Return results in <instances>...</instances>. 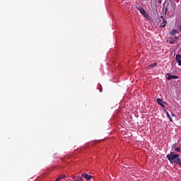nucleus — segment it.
Wrapping results in <instances>:
<instances>
[{
  "mask_svg": "<svg viewBox=\"0 0 181 181\" xmlns=\"http://www.w3.org/2000/svg\"><path fill=\"white\" fill-rule=\"evenodd\" d=\"M165 13L168 12V8H165Z\"/></svg>",
  "mask_w": 181,
  "mask_h": 181,
  "instance_id": "16",
  "label": "nucleus"
},
{
  "mask_svg": "<svg viewBox=\"0 0 181 181\" xmlns=\"http://www.w3.org/2000/svg\"><path fill=\"white\" fill-rule=\"evenodd\" d=\"M177 3L179 4V0H176Z\"/></svg>",
  "mask_w": 181,
  "mask_h": 181,
  "instance_id": "17",
  "label": "nucleus"
},
{
  "mask_svg": "<svg viewBox=\"0 0 181 181\" xmlns=\"http://www.w3.org/2000/svg\"><path fill=\"white\" fill-rule=\"evenodd\" d=\"M180 32H181V25H180Z\"/></svg>",
  "mask_w": 181,
  "mask_h": 181,
  "instance_id": "18",
  "label": "nucleus"
},
{
  "mask_svg": "<svg viewBox=\"0 0 181 181\" xmlns=\"http://www.w3.org/2000/svg\"><path fill=\"white\" fill-rule=\"evenodd\" d=\"M82 177H85V179H86V180H90L93 178V176L87 174V173H83L81 175Z\"/></svg>",
  "mask_w": 181,
  "mask_h": 181,
  "instance_id": "4",
  "label": "nucleus"
},
{
  "mask_svg": "<svg viewBox=\"0 0 181 181\" xmlns=\"http://www.w3.org/2000/svg\"><path fill=\"white\" fill-rule=\"evenodd\" d=\"M167 159H168L170 163H177L181 168V160L179 154H175L171 151L170 154L167 155Z\"/></svg>",
  "mask_w": 181,
  "mask_h": 181,
  "instance_id": "1",
  "label": "nucleus"
},
{
  "mask_svg": "<svg viewBox=\"0 0 181 181\" xmlns=\"http://www.w3.org/2000/svg\"><path fill=\"white\" fill-rule=\"evenodd\" d=\"M159 22L160 23V28H165L168 25V21L163 18V16L159 18Z\"/></svg>",
  "mask_w": 181,
  "mask_h": 181,
  "instance_id": "3",
  "label": "nucleus"
},
{
  "mask_svg": "<svg viewBox=\"0 0 181 181\" xmlns=\"http://www.w3.org/2000/svg\"><path fill=\"white\" fill-rule=\"evenodd\" d=\"M158 66V63L151 64L148 66V69H151V67H156Z\"/></svg>",
  "mask_w": 181,
  "mask_h": 181,
  "instance_id": "7",
  "label": "nucleus"
},
{
  "mask_svg": "<svg viewBox=\"0 0 181 181\" xmlns=\"http://www.w3.org/2000/svg\"><path fill=\"white\" fill-rule=\"evenodd\" d=\"M156 101L158 103V104H159V105H161V107H165V105L163 104H165V102H163V100L160 98H157Z\"/></svg>",
  "mask_w": 181,
  "mask_h": 181,
  "instance_id": "6",
  "label": "nucleus"
},
{
  "mask_svg": "<svg viewBox=\"0 0 181 181\" xmlns=\"http://www.w3.org/2000/svg\"><path fill=\"white\" fill-rule=\"evenodd\" d=\"M167 76H168L167 78V80H172L173 76L170 75V74H167Z\"/></svg>",
  "mask_w": 181,
  "mask_h": 181,
  "instance_id": "9",
  "label": "nucleus"
},
{
  "mask_svg": "<svg viewBox=\"0 0 181 181\" xmlns=\"http://www.w3.org/2000/svg\"><path fill=\"white\" fill-rule=\"evenodd\" d=\"M136 10L139 11L140 13L144 16V18H149V15L146 13V11H145V9L141 6H136Z\"/></svg>",
  "mask_w": 181,
  "mask_h": 181,
  "instance_id": "2",
  "label": "nucleus"
},
{
  "mask_svg": "<svg viewBox=\"0 0 181 181\" xmlns=\"http://www.w3.org/2000/svg\"><path fill=\"white\" fill-rule=\"evenodd\" d=\"M58 177H61L62 180V179H64V177H66V175H59Z\"/></svg>",
  "mask_w": 181,
  "mask_h": 181,
  "instance_id": "12",
  "label": "nucleus"
},
{
  "mask_svg": "<svg viewBox=\"0 0 181 181\" xmlns=\"http://www.w3.org/2000/svg\"><path fill=\"white\" fill-rule=\"evenodd\" d=\"M167 116H168V117L169 118V119H170V121L171 122H173V119H172V117H170V115H169V112H167Z\"/></svg>",
  "mask_w": 181,
  "mask_h": 181,
  "instance_id": "10",
  "label": "nucleus"
},
{
  "mask_svg": "<svg viewBox=\"0 0 181 181\" xmlns=\"http://www.w3.org/2000/svg\"><path fill=\"white\" fill-rule=\"evenodd\" d=\"M176 145H177L176 144H173V148H174V149L176 148Z\"/></svg>",
  "mask_w": 181,
  "mask_h": 181,
  "instance_id": "15",
  "label": "nucleus"
},
{
  "mask_svg": "<svg viewBox=\"0 0 181 181\" xmlns=\"http://www.w3.org/2000/svg\"><path fill=\"white\" fill-rule=\"evenodd\" d=\"M173 78H175L176 80V79L179 78V76L174 75V76H173Z\"/></svg>",
  "mask_w": 181,
  "mask_h": 181,
  "instance_id": "13",
  "label": "nucleus"
},
{
  "mask_svg": "<svg viewBox=\"0 0 181 181\" xmlns=\"http://www.w3.org/2000/svg\"><path fill=\"white\" fill-rule=\"evenodd\" d=\"M62 180V177H57L54 181H59Z\"/></svg>",
  "mask_w": 181,
  "mask_h": 181,
  "instance_id": "14",
  "label": "nucleus"
},
{
  "mask_svg": "<svg viewBox=\"0 0 181 181\" xmlns=\"http://www.w3.org/2000/svg\"><path fill=\"white\" fill-rule=\"evenodd\" d=\"M177 33V31L176 30H173L172 32L170 33V34H171L173 36L176 35V33Z\"/></svg>",
  "mask_w": 181,
  "mask_h": 181,
  "instance_id": "8",
  "label": "nucleus"
},
{
  "mask_svg": "<svg viewBox=\"0 0 181 181\" xmlns=\"http://www.w3.org/2000/svg\"><path fill=\"white\" fill-rule=\"evenodd\" d=\"M174 151H175L176 152H180L181 151H180V148H179V147H175V148H174Z\"/></svg>",
  "mask_w": 181,
  "mask_h": 181,
  "instance_id": "11",
  "label": "nucleus"
},
{
  "mask_svg": "<svg viewBox=\"0 0 181 181\" xmlns=\"http://www.w3.org/2000/svg\"><path fill=\"white\" fill-rule=\"evenodd\" d=\"M175 61L178 63V66H181V55L177 54L175 57Z\"/></svg>",
  "mask_w": 181,
  "mask_h": 181,
  "instance_id": "5",
  "label": "nucleus"
}]
</instances>
